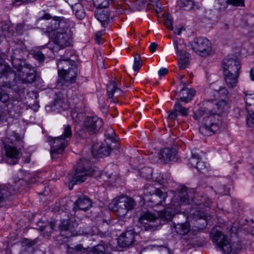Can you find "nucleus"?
Wrapping results in <instances>:
<instances>
[{
	"mask_svg": "<svg viewBox=\"0 0 254 254\" xmlns=\"http://www.w3.org/2000/svg\"><path fill=\"white\" fill-rule=\"evenodd\" d=\"M192 49L201 57H205L213 53L211 42L204 37L194 39L191 43Z\"/></svg>",
	"mask_w": 254,
	"mask_h": 254,
	"instance_id": "8",
	"label": "nucleus"
},
{
	"mask_svg": "<svg viewBox=\"0 0 254 254\" xmlns=\"http://www.w3.org/2000/svg\"><path fill=\"white\" fill-rule=\"evenodd\" d=\"M22 183L23 180L19 179L15 183L14 187L9 184H0V202L3 201L5 198L17 191Z\"/></svg>",
	"mask_w": 254,
	"mask_h": 254,
	"instance_id": "18",
	"label": "nucleus"
},
{
	"mask_svg": "<svg viewBox=\"0 0 254 254\" xmlns=\"http://www.w3.org/2000/svg\"><path fill=\"white\" fill-rule=\"evenodd\" d=\"M160 4L158 2H156V5L157 7V9H156V12L157 13L160 12L161 11V8L160 6Z\"/></svg>",
	"mask_w": 254,
	"mask_h": 254,
	"instance_id": "62",
	"label": "nucleus"
},
{
	"mask_svg": "<svg viewBox=\"0 0 254 254\" xmlns=\"http://www.w3.org/2000/svg\"><path fill=\"white\" fill-rule=\"evenodd\" d=\"M105 33V30H101L98 31L96 35V40H99L101 38V36Z\"/></svg>",
	"mask_w": 254,
	"mask_h": 254,
	"instance_id": "59",
	"label": "nucleus"
},
{
	"mask_svg": "<svg viewBox=\"0 0 254 254\" xmlns=\"http://www.w3.org/2000/svg\"><path fill=\"white\" fill-rule=\"evenodd\" d=\"M152 178L155 181L158 182L161 185H164L167 183L166 179L164 178V175L160 173H151Z\"/></svg>",
	"mask_w": 254,
	"mask_h": 254,
	"instance_id": "40",
	"label": "nucleus"
},
{
	"mask_svg": "<svg viewBox=\"0 0 254 254\" xmlns=\"http://www.w3.org/2000/svg\"><path fill=\"white\" fill-rule=\"evenodd\" d=\"M158 47V44L156 43H152L149 46V50L151 53H154Z\"/></svg>",
	"mask_w": 254,
	"mask_h": 254,
	"instance_id": "57",
	"label": "nucleus"
},
{
	"mask_svg": "<svg viewBox=\"0 0 254 254\" xmlns=\"http://www.w3.org/2000/svg\"><path fill=\"white\" fill-rule=\"evenodd\" d=\"M95 11V18L101 23L102 26L106 27L110 21V12L108 7H97Z\"/></svg>",
	"mask_w": 254,
	"mask_h": 254,
	"instance_id": "20",
	"label": "nucleus"
},
{
	"mask_svg": "<svg viewBox=\"0 0 254 254\" xmlns=\"http://www.w3.org/2000/svg\"><path fill=\"white\" fill-rule=\"evenodd\" d=\"M135 233L132 229H127L122 233L118 239V243L121 247H128L134 241Z\"/></svg>",
	"mask_w": 254,
	"mask_h": 254,
	"instance_id": "19",
	"label": "nucleus"
},
{
	"mask_svg": "<svg viewBox=\"0 0 254 254\" xmlns=\"http://www.w3.org/2000/svg\"><path fill=\"white\" fill-rule=\"evenodd\" d=\"M67 102L70 108L71 109V117L75 122H78L82 119L83 115L79 111L81 107L82 102L76 95H73L68 98Z\"/></svg>",
	"mask_w": 254,
	"mask_h": 254,
	"instance_id": "14",
	"label": "nucleus"
},
{
	"mask_svg": "<svg viewBox=\"0 0 254 254\" xmlns=\"http://www.w3.org/2000/svg\"><path fill=\"white\" fill-rule=\"evenodd\" d=\"M213 242L216 245L217 249L224 254H229L234 249L233 248L229 237L217 229H213L211 232ZM235 253V251H234Z\"/></svg>",
	"mask_w": 254,
	"mask_h": 254,
	"instance_id": "7",
	"label": "nucleus"
},
{
	"mask_svg": "<svg viewBox=\"0 0 254 254\" xmlns=\"http://www.w3.org/2000/svg\"><path fill=\"white\" fill-rule=\"evenodd\" d=\"M209 164L206 162L201 161V159L199 161L198 163L195 167V168L198 171L202 173L207 172L209 170Z\"/></svg>",
	"mask_w": 254,
	"mask_h": 254,
	"instance_id": "39",
	"label": "nucleus"
},
{
	"mask_svg": "<svg viewBox=\"0 0 254 254\" xmlns=\"http://www.w3.org/2000/svg\"><path fill=\"white\" fill-rule=\"evenodd\" d=\"M200 159L197 153L192 152L191 156L189 159V164L191 167L195 168Z\"/></svg>",
	"mask_w": 254,
	"mask_h": 254,
	"instance_id": "41",
	"label": "nucleus"
},
{
	"mask_svg": "<svg viewBox=\"0 0 254 254\" xmlns=\"http://www.w3.org/2000/svg\"><path fill=\"white\" fill-rule=\"evenodd\" d=\"M196 120H203L199 127V132L205 136H210L219 132L222 122L219 113L213 114L206 108L201 107L194 113Z\"/></svg>",
	"mask_w": 254,
	"mask_h": 254,
	"instance_id": "4",
	"label": "nucleus"
},
{
	"mask_svg": "<svg viewBox=\"0 0 254 254\" xmlns=\"http://www.w3.org/2000/svg\"><path fill=\"white\" fill-rule=\"evenodd\" d=\"M175 111L180 113L183 116H187L188 114V110L184 107L179 102H176L174 105Z\"/></svg>",
	"mask_w": 254,
	"mask_h": 254,
	"instance_id": "46",
	"label": "nucleus"
},
{
	"mask_svg": "<svg viewBox=\"0 0 254 254\" xmlns=\"http://www.w3.org/2000/svg\"><path fill=\"white\" fill-rule=\"evenodd\" d=\"M222 188H225V186H222L218 189V192L222 195H227L228 194L229 191V189L228 188L225 189L224 191L222 190Z\"/></svg>",
	"mask_w": 254,
	"mask_h": 254,
	"instance_id": "55",
	"label": "nucleus"
},
{
	"mask_svg": "<svg viewBox=\"0 0 254 254\" xmlns=\"http://www.w3.org/2000/svg\"><path fill=\"white\" fill-rule=\"evenodd\" d=\"M115 136L116 134L113 128L111 127H108L105 132V142H109V143L116 142L117 139Z\"/></svg>",
	"mask_w": 254,
	"mask_h": 254,
	"instance_id": "32",
	"label": "nucleus"
},
{
	"mask_svg": "<svg viewBox=\"0 0 254 254\" xmlns=\"http://www.w3.org/2000/svg\"><path fill=\"white\" fill-rule=\"evenodd\" d=\"M142 62L139 55H136L134 56V63L133 65V69L134 71H137L141 67Z\"/></svg>",
	"mask_w": 254,
	"mask_h": 254,
	"instance_id": "47",
	"label": "nucleus"
},
{
	"mask_svg": "<svg viewBox=\"0 0 254 254\" xmlns=\"http://www.w3.org/2000/svg\"><path fill=\"white\" fill-rule=\"evenodd\" d=\"M136 203L134 199L127 196H122L114 199L110 204V208L119 217H124L128 212L134 209Z\"/></svg>",
	"mask_w": 254,
	"mask_h": 254,
	"instance_id": "6",
	"label": "nucleus"
},
{
	"mask_svg": "<svg viewBox=\"0 0 254 254\" xmlns=\"http://www.w3.org/2000/svg\"><path fill=\"white\" fill-rule=\"evenodd\" d=\"M107 95L111 102H115L113 97L115 94L117 97L120 96L122 93V90L117 87L116 83L114 81H111L107 86Z\"/></svg>",
	"mask_w": 254,
	"mask_h": 254,
	"instance_id": "24",
	"label": "nucleus"
},
{
	"mask_svg": "<svg viewBox=\"0 0 254 254\" xmlns=\"http://www.w3.org/2000/svg\"><path fill=\"white\" fill-rule=\"evenodd\" d=\"M33 57L39 62H43L45 59V57L41 50L35 51L33 54Z\"/></svg>",
	"mask_w": 254,
	"mask_h": 254,
	"instance_id": "51",
	"label": "nucleus"
},
{
	"mask_svg": "<svg viewBox=\"0 0 254 254\" xmlns=\"http://www.w3.org/2000/svg\"><path fill=\"white\" fill-rule=\"evenodd\" d=\"M169 118L172 121H175L177 119V114L176 111L171 112L168 115Z\"/></svg>",
	"mask_w": 254,
	"mask_h": 254,
	"instance_id": "58",
	"label": "nucleus"
},
{
	"mask_svg": "<svg viewBox=\"0 0 254 254\" xmlns=\"http://www.w3.org/2000/svg\"><path fill=\"white\" fill-rule=\"evenodd\" d=\"M73 1L74 0H69ZM72 11L75 16L78 19H83L85 16V10L81 3L79 2V0H76L75 3H70Z\"/></svg>",
	"mask_w": 254,
	"mask_h": 254,
	"instance_id": "25",
	"label": "nucleus"
},
{
	"mask_svg": "<svg viewBox=\"0 0 254 254\" xmlns=\"http://www.w3.org/2000/svg\"><path fill=\"white\" fill-rule=\"evenodd\" d=\"M22 102L18 100H13L11 102H9L7 105L10 112L11 113L14 112L16 114H19L21 110Z\"/></svg>",
	"mask_w": 254,
	"mask_h": 254,
	"instance_id": "31",
	"label": "nucleus"
},
{
	"mask_svg": "<svg viewBox=\"0 0 254 254\" xmlns=\"http://www.w3.org/2000/svg\"><path fill=\"white\" fill-rule=\"evenodd\" d=\"M11 62L14 68L16 69L18 71L20 70V68L23 65L21 60L11 58Z\"/></svg>",
	"mask_w": 254,
	"mask_h": 254,
	"instance_id": "48",
	"label": "nucleus"
},
{
	"mask_svg": "<svg viewBox=\"0 0 254 254\" xmlns=\"http://www.w3.org/2000/svg\"><path fill=\"white\" fill-rule=\"evenodd\" d=\"M84 126L90 133L97 134L103 127V121L97 116H88L84 120Z\"/></svg>",
	"mask_w": 254,
	"mask_h": 254,
	"instance_id": "12",
	"label": "nucleus"
},
{
	"mask_svg": "<svg viewBox=\"0 0 254 254\" xmlns=\"http://www.w3.org/2000/svg\"><path fill=\"white\" fill-rule=\"evenodd\" d=\"M194 2L192 0H180L178 1V5L185 10H189L193 7Z\"/></svg>",
	"mask_w": 254,
	"mask_h": 254,
	"instance_id": "34",
	"label": "nucleus"
},
{
	"mask_svg": "<svg viewBox=\"0 0 254 254\" xmlns=\"http://www.w3.org/2000/svg\"><path fill=\"white\" fill-rule=\"evenodd\" d=\"M90 251V254H105V248L104 245L99 244L93 247Z\"/></svg>",
	"mask_w": 254,
	"mask_h": 254,
	"instance_id": "44",
	"label": "nucleus"
},
{
	"mask_svg": "<svg viewBox=\"0 0 254 254\" xmlns=\"http://www.w3.org/2000/svg\"><path fill=\"white\" fill-rule=\"evenodd\" d=\"M92 203L90 199L85 196H81L79 197L74 203L73 210L87 211L91 206Z\"/></svg>",
	"mask_w": 254,
	"mask_h": 254,
	"instance_id": "22",
	"label": "nucleus"
},
{
	"mask_svg": "<svg viewBox=\"0 0 254 254\" xmlns=\"http://www.w3.org/2000/svg\"><path fill=\"white\" fill-rule=\"evenodd\" d=\"M77 226L76 222H70L69 220H63L59 224L61 235L65 238L76 236L78 234Z\"/></svg>",
	"mask_w": 254,
	"mask_h": 254,
	"instance_id": "15",
	"label": "nucleus"
},
{
	"mask_svg": "<svg viewBox=\"0 0 254 254\" xmlns=\"http://www.w3.org/2000/svg\"><path fill=\"white\" fill-rule=\"evenodd\" d=\"M228 100L225 99H221L216 103V106L220 113H225L229 109L228 105Z\"/></svg>",
	"mask_w": 254,
	"mask_h": 254,
	"instance_id": "35",
	"label": "nucleus"
},
{
	"mask_svg": "<svg viewBox=\"0 0 254 254\" xmlns=\"http://www.w3.org/2000/svg\"><path fill=\"white\" fill-rule=\"evenodd\" d=\"M9 97L6 92L0 89V101L3 103H6L9 101Z\"/></svg>",
	"mask_w": 254,
	"mask_h": 254,
	"instance_id": "53",
	"label": "nucleus"
},
{
	"mask_svg": "<svg viewBox=\"0 0 254 254\" xmlns=\"http://www.w3.org/2000/svg\"><path fill=\"white\" fill-rule=\"evenodd\" d=\"M161 157L166 162L173 161L175 158V154L169 148H164L161 152Z\"/></svg>",
	"mask_w": 254,
	"mask_h": 254,
	"instance_id": "30",
	"label": "nucleus"
},
{
	"mask_svg": "<svg viewBox=\"0 0 254 254\" xmlns=\"http://www.w3.org/2000/svg\"><path fill=\"white\" fill-rule=\"evenodd\" d=\"M215 95L220 96L221 99L228 100L229 97V92L225 87H221L219 90H216Z\"/></svg>",
	"mask_w": 254,
	"mask_h": 254,
	"instance_id": "45",
	"label": "nucleus"
},
{
	"mask_svg": "<svg viewBox=\"0 0 254 254\" xmlns=\"http://www.w3.org/2000/svg\"><path fill=\"white\" fill-rule=\"evenodd\" d=\"M16 1H21L22 2H29L34 1V0H15Z\"/></svg>",
	"mask_w": 254,
	"mask_h": 254,
	"instance_id": "63",
	"label": "nucleus"
},
{
	"mask_svg": "<svg viewBox=\"0 0 254 254\" xmlns=\"http://www.w3.org/2000/svg\"><path fill=\"white\" fill-rule=\"evenodd\" d=\"M23 161H24V163H30V157H28L25 158Z\"/></svg>",
	"mask_w": 254,
	"mask_h": 254,
	"instance_id": "64",
	"label": "nucleus"
},
{
	"mask_svg": "<svg viewBox=\"0 0 254 254\" xmlns=\"http://www.w3.org/2000/svg\"><path fill=\"white\" fill-rule=\"evenodd\" d=\"M246 109L249 112L252 110L250 107H254V94H250L246 96L245 98Z\"/></svg>",
	"mask_w": 254,
	"mask_h": 254,
	"instance_id": "38",
	"label": "nucleus"
},
{
	"mask_svg": "<svg viewBox=\"0 0 254 254\" xmlns=\"http://www.w3.org/2000/svg\"><path fill=\"white\" fill-rule=\"evenodd\" d=\"M67 253L68 254H90L88 250L84 249L80 245L68 247Z\"/></svg>",
	"mask_w": 254,
	"mask_h": 254,
	"instance_id": "29",
	"label": "nucleus"
},
{
	"mask_svg": "<svg viewBox=\"0 0 254 254\" xmlns=\"http://www.w3.org/2000/svg\"><path fill=\"white\" fill-rule=\"evenodd\" d=\"M112 147L109 142H105L102 143L99 147L97 152L100 157L103 156H108L111 152Z\"/></svg>",
	"mask_w": 254,
	"mask_h": 254,
	"instance_id": "28",
	"label": "nucleus"
},
{
	"mask_svg": "<svg viewBox=\"0 0 254 254\" xmlns=\"http://www.w3.org/2000/svg\"><path fill=\"white\" fill-rule=\"evenodd\" d=\"M25 29L24 23H19L15 26L8 23L0 24V36L10 37L13 36L15 32L22 34L23 30Z\"/></svg>",
	"mask_w": 254,
	"mask_h": 254,
	"instance_id": "13",
	"label": "nucleus"
},
{
	"mask_svg": "<svg viewBox=\"0 0 254 254\" xmlns=\"http://www.w3.org/2000/svg\"><path fill=\"white\" fill-rule=\"evenodd\" d=\"M239 74H240L224 73L226 83L229 87L233 88L237 85Z\"/></svg>",
	"mask_w": 254,
	"mask_h": 254,
	"instance_id": "27",
	"label": "nucleus"
},
{
	"mask_svg": "<svg viewBox=\"0 0 254 254\" xmlns=\"http://www.w3.org/2000/svg\"><path fill=\"white\" fill-rule=\"evenodd\" d=\"M179 193L178 201H175L174 198L173 199L171 207H173V208L168 207L158 212L157 215L150 211H146L140 215L139 218V222L145 223V221L146 222H154L158 218L164 221L170 220L172 218L174 214L176 213L175 207L180 206L182 204H188L194 202L196 206L191 209L190 215L195 220L203 219V224L206 225L207 216L205 212L204 207H208L210 206L211 203V200L207 197L202 196L200 199H197L196 201H195L193 191L191 190H189L184 186L180 187Z\"/></svg>",
	"mask_w": 254,
	"mask_h": 254,
	"instance_id": "1",
	"label": "nucleus"
},
{
	"mask_svg": "<svg viewBox=\"0 0 254 254\" xmlns=\"http://www.w3.org/2000/svg\"><path fill=\"white\" fill-rule=\"evenodd\" d=\"M57 66L58 68V74L61 72H63L68 69V67H73L77 66L75 62L69 59L64 56L61 57L60 59L57 62Z\"/></svg>",
	"mask_w": 254,
	"mask_h": 254,
	"instance_id": "23",
	"label": "nucleus"
},
{
	"mask_svg": "<svg viewBox=\"0 0 254 254\" xmlns=\"http://www.w3.org/2000/svg\"><path fill=\"white\" fill-rule=\"evenodd\" d=\"M218 3L221 5H224L225 4L241 6L244 5V0H218Z\"/></svg>",
	"mask_w": 254,
	"mask_h": 254,
	"instance_id": "37",
	"label": "nucleus"
},
{
	"mask_svg": "<svg viewBox=\"0 0 254 254\" xmlns=\"http://www.w3.org/2000/svg\"><path fill=\"white\" fill-rule=\"evenodd\" d=\"M64 132L63 133L60 135L64 139H66L67 142H69V139L72 135V132L71 130V127L69 125H64L63 127Z\"/></svg>",
	"mask_w": 254,
	"mask_h": 254,
	"instance_id": "36",
	"label": "nucleus"
},
{
	"mask_svg": "<svg viewBox=\"0 0 254 254\" xmlns=\"http://www.w3.org/2000/svg\"><path fill=\"white\" fill-rule=\"evenodd\" d=\"M168 72V70L167 68L162 67L158 71V75L160 76H164L166 75Z\"/></svg>",
	"mask_w": 254,
	"mask_h": 254,
	"instance_id": "56",
	"label": "nucleus"
},
{
	"mask_svg": "<svg viewBox=\"0 0 254 254\" xmlns=\"http://www.w3.org/2000/svg\"><path fill=\"white\" fill-rule=\"evenodd\" d=\"M47 141L51 146L50 153L53 159L58 158V155L62 154L68 144L66 139H64L60 136L55 138L50 136Z\"/></svg>",
	"mask_w": 254,
	"mask_h": 254,
	"instance_id": "10",
	"label": "nucleus"
},
{
	"mask_svg": "<svg viewBox=\"0 0 254 254\" xmlns=\"http://www.w3.org/2000/svg\"><path fill=\"white\" fill-rule=\"evenodd\" d=\"M250 77L252 80L254 81V67L250 70Z\"/></svg>",
	"mask_w": 254,
	"mask_h": 254,
	"instance_id": "60",
	"label": "nucleus"
},
{
	"mask_svg": "<svg viewBox=\"0 0 254 254\" xmlns=\"http://www.w3.org/2000/svg\"><path fill=\"white\" fill-rule=\"evenodd\" d=\"M4 151L5 160L7 164L15 165L18 163L21 154L16 147L9 145H5Z\"/></svg>",
	"mask_w": 254,
	"mask_h": 254,
	"instance_id": "16",
	"label": "nucleus"
},
{
	"mask_svg": "<svg viewBox=\"0 0 254 254\" xmlns=\"http://www.w3.org/2000/svg\"><path fill=\"white\" fill-rule=\"evenodd\" d=\"M26 53V50L20 49H15L13 50V54L11 56V58L22 60L24 58V55Z\"/></svg>",
	"mask_w": 254,
	"mask_h": 254,
	"instance_id": "43",
	"label": "nucleus"
},
{
	"mask_svg": "<svg viewBox=\"0 0 254 254\" xmlns=\"http://www.w3.org/2000/svg\"><path fill=\"white\" fill-rule=\"evenodd\" d=\"M41 50L45 57L52 58L54 56L53 50L49 47H43Z\"/></svg>",
	"mask_w": 254,
	"mask_h": 254,
	"instance_id": "50",
	"label": "nucleus"
},
{
	"mask_svg": "<svg viewBox=\"0 0 254 254\" xmlns=\"http://www.w3.org/2000/svg\"><path fill=\"white\" fill-rule=\"evenodd\" d=\"M176 232L180 235L187 234L190 230V225L188 223H178L175 226Z\"/></svg>",
	"mask_w": 254,
	"mask_h": 254,
	"instance_id": "33",
	"label": "nucleus"
},
{
	"mask_svg": "<svg viewBox=\"0 0 254 254\" xmlns=\"http://www.w3.org/2000/svg\"><path fill=\"white\" fill-rule=\"evenodd\" d=\"M78 75L77 66L68 67L67 70L59 73L60 79L57 82V86L62 87H67L71 84L75 82Z\"/></svg>",
	"mask_w": 254,
	"mask_h": 254,
	"instance_id": "9",
	"label": "nucleus"
},
{
	"mask_svg": "<svg viewBox=\"0 0 254 254\" xmlns=\"http://www.w3.org/2000/svg\"><path fill=\"white\" fill-rule=\"evenodd\" d=\"M174 45L179 57V67L181 69H185L188 66L189 64L190 54L184 50H179V44L177 42H174Z\"/></svg>",
	"mask_w": 254,
	"mask_h": 254,
	"instance_id": "21",
	"label": "nucleus"
},
{
	"mask_svg": "<svg viewBox=\"0 0 254 254\" xmlns=\"http://www.w3.org/2000/svg\"><path fill=\"white\" fill-rule=\"evenodd\" d=\"M195 93V91L192 89L184 88L181 89L180 93V96H181L180 100L185 103H187L192 100Z\"/></svg>",
	"mask_w": 254,
	"mask_h": 254,
	"instance_id": "26",
	"label": "nucleus"
},
{
	"mask_svg": "<svg viewBox=\"0 0 254 254\" xmlns=\"http://www.w3.org/2000/svg\"><path fill=\"white\" fill-rule=\"evenodd\" d=\"M224 73L240 74V62L235 55H229L223 62Z\"/></svg>",
	"mask_w": 254,
	"mask_h": 254,
	"instance_id": "11",
	"label": "nucleus"
},
{
	"mask_svg": "<svg viewBox=\"0 0 254 254\" xmlns=\"http://www.w3.org/2000/svg\"><path fill=\"white\" fill-rule=\"evenodd\" d=\"M100 175L99 171L91 167L89 160L85 158L80 159L74 171L69 174V189L71 190L74 185L83 182L89 176L97 177Z\"/></svg>",
	"mask_w": 254,
	"mask_h": 254,
	"instance_id": "5",
	"label": "nucleus"
},
{
	"mask_svg": "<svg viewBox=\"0 0 254 254\" xmlns=\"http://www.w3.org/2000/svg\"><path fill=\"white\" fill-rule=\"evenodd\" d=\"M248 115L247 118V124L250 127L254 126V111L250 113L248 112Z\"/></svg>",
	"mask_w": 254,
	"mask_h": 254,
	"instance_id": "52",
	"label": "nucleus"
},
{
	"mask_svg": "<svg viewBox=\"0 0 254 254\" xmlns=\"http://www.w3.org/2000/svg\"><path fill=\"white\" fill-rule=\"evenodd\" d=\"M18 72L22 77H17L15 72L9 66L0 64V79H3L2 86L15 89L14 87L17 83L30 82L34 80L35 70L30 64L24 63Z\"/></svg>",
	"mask_w": 254,
	"mask_h": 254,
	"instance_id": "3",
	"label": "nucleus"
},
{
	"mask_svg": "<svg viewBox=\"0 0 254 254\" xmlns=\"http://www.w3.org/2000/svg\"><path fill=\"white\" fill-rule=\"evenodd\" d=\"M49 14H45L39 18V21H43L46 28V32L52 36L54 43L60 49H64L70 45L72 41V34L70 26L72 22L68 19L57 20L51 19Z\"/></svg>",
	"mask_w": 254,
	"mask_h": 254,
	"instance_id": "2",
	"label": "nucleus"
},
{
	"mask_svg": "<svg viewBox=\"0 0 254 254\" xmlns=\"http://www.w3.org/2000/svg\"><path fill=\"white\" fill-rule=\"evenodd\" d=\"M55 226V223L51 222L48 225L40 226L39 229L41 231L45 232L44 234L48 236L54 229Z\"/></svg>",
	"mask_w": 254,
	"mask_h": 254,
	"instance_id": "42",
	"label": "nucleus"
},
{
	"mask_svg": "<svg viewBox=\"0 0 254 254\" xmlns=\"http://www.w3.org/2000/svg\"><path fill=\"white\" fill-rule=\"evenodd\" d=\"M182 32V28H178L175 29V33L177 35H180Z\"/></svg>",
	"mask_w": 254,
	"mask_h": 254,
	"instance_id": "61",
	"label": "nucleus"
},
{
	"mask_svg": "<svg viewBox=\"0 0 254 254\" xmlns=\"http://www.w3.org/2000/svg\"><path fill=\"white\" fill-rule=\"evenodd\" d=\"M93 4L96 7H108L109 0H93Z\"/></svg>",
	"mask_w": 254,
	"mask_h": 254,
	"instance_id": "49",
	"label": "nucleus"
},
{
	"mask_svg": "<svg viewBox=\"0 0 254 254\" xmlns=\"http://www.w3.org/2000/svg\"><path fill=\"white\" fill-rule=\"evenodd\" d=\"M146 193H149L151 195L148 200L152 202L154 205H162L163 202L167 196V193L163 192L159 189L150 187L146 190Z\"/></svg>",
	"mask_w": 254,
	"mask_h": 254,
	"instance_id": "17",
	"label": "nucleus"
},
{
	"mask_svg": "<svg viewBox=\"0 0 254 254\" xmlns=\"http://www.w3.org/2000/svg\"><path fill=\"white\" fill-rule=\"evenodd\" d=\"M164 24L169 30H173V27L172 18L170 16H167L165 17Z\"/></svg>",
	"mask_w": 254,
	"mask_h": 254,
	"instance_id": "54",
	"label": "nucleus"
}]
</instances>
